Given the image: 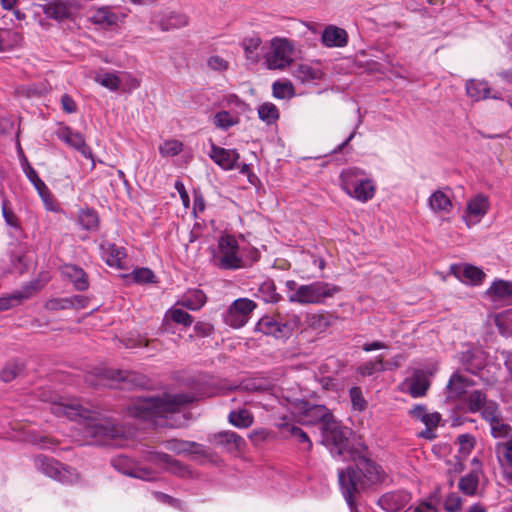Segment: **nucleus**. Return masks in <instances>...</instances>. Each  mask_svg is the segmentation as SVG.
Here are the masks:
<instances>
[{"label": "nucleus", "mask_w": 512, "mask_h": 512, "mask_svg": "<svg viewBox=\"0 0 512 512\" xmlns=\"http://www.w3.org/2000/svg\"><path fill=\"white\" fill-rule=\"evenodd\" d=\"M260 291L264 293V301L272 303L278 301L279 297L278 294L276 293V289L273 282H264L260 287Z\"/></svg>", "instance_id": "61"}, {"label": "nucleus", "mask_w": 512, "mask_h": 512, "mask_svg": "<svg viewBox=\"0 0 512 512\" xmlns=\"http://www.w3.org/2000/svg\"><path fill=\"white\" fill-rule=\"evenodd\" d=\"M410 499V494L404 490L391 491L379 498L378 505L386 512H399L409 503Z\"/></svg>", "instance_id": "17"}, {"label": "nucleus", "mask_w": 512, "mask_h": 512, "mask_svg": "<svg viewBox=\"0 0 512 512\" xmlns=\"http://www.w3.org/2000/svg\"><path fill=\"white\" fill-rule=\"evenodd\" d=\"M293 54L294 45L290 40L274 37L264 55L266 66L270 70H284L293 62Z\"/></svg>", "instance_id": "7"}, {"label": "nucleus", "mask_w": 512, "mask_h": 512, "mask_svg": "<svg viewBox=\"0 0 512 512\" xmlns=\"http://www.w3.org/2000/svg\"><path fill=\"white\" fill-rule=\"evenodd\" d=\"M145 460L182 478L190 474L187 466L164 452L148 451L145 455Z\"/></svg>", "instance_id": "12"}, {"label": "nucleus", "mask_w": 512, "mask_h": 512, "mask_svg": "<svg viewBox=\"0 0 512 512\" xmlns=\"http://www.w3.org/2000/svg\"><path fill=\"white\" fill-rule=\"evenodd\" d=\"M351 429L340 425L335 419L322 427V442L334 457L343 460L354 458Z\"/></svg>", "instance_id": "5"}, {"label": "nucleus", "mask_w": 512, "mask_h": 512, "mask_svg": "<svg viewBox=\"0 0 512 512\" xmlns=\"http://www.w3.org/2000/svg\"><path fill=\"white\" fill-rule=\"evenodd\" d=\"M192 316L181 308L173 307L169 309L163 319V329L166 332H173L172 323L183 325L188 327L192 324Z\"/></svg>", "instance_id": "26"}, {"label": "nucleus", "mask_w": 512, "mask_h": 512, "mask_svg": "<svg viewBox=\"0 0 512 512\" xmlns=\"http://www.w3.org/2000/svg\"><path fill=\"white\" fill-rule=\"evenodd\" d=\"M58 138L79 151L85 158L93 160L92 151L81 133L65 127L58 132Z\"/></svg>", "instance_id": "18"}, {"label": "nucleus", "mask_w": 512, "mask_h": 512, "mask_svg": "<svg viewBox=\"0 0 512 512\" xmlns=\"http://www.w3.org/2000/svg\"><path fill=\"white\" fill-rule=\"evenodd\" d=\"M488 208L489 203L487 197L482 194H478L468 201L466 217L477 222L487 213Z\"/></svg>", "instance_id": "30"}, {"label": "nucleus", "mask_w": 512, "mask_h": 512, "mask_svg": "<svg viewBox=\"0 0 512 512\" xmlns=\"http://www.w3.org/2000/svg\"><path fill=\"white\" fill-rule=\"evenodd\" d=\"M296 323V319L283 322L277 317L264 316L258 321L256 330L275 338H287L291 335Z\"/></svg>", "instance_id": "11"}, {"label": "nucleus", "mask_w": 512, "mask_h": 512, "mask_svg": "<svg viewBox=\"0 0 512 512\" xmlns=\"http://www.w3.org/2000/svg\"><path fill=\"white\" fill-rule=\"evenodd\" d=\"M489 427L490 434L495 439L506 438L512 432V427L504 421L503 417L496 420L495 422L490 423Z\"/></svg>", "instance_id": "50"}, {"label": "nucleus", "mask_w": 512, "mask_h": 512, "mask_svg": "<svg viewBox=\"0 0 512 512\" xmlns=\"http://www.w3.org/2000/svg\"><path fill=\"white\" fill-rule=\"evenodd\" d=\"M340 288L334 284L315 281L310 284L301 285L298 293L289 294L290 302L299 304H322L328 298H332Z\"/></svg>", "instance_id": "6"}, {"label": "nucleus", "mask_w": 512, "mask_h": 512, "mask_svg": "<svg viewBox=\"0 0 512 512\" xmlns=\"http://www.w3.org/2000/svg\"><path fill=\"white\" fill-rule=\"evenodd\" d=\"M474 383L469 378L455 372L447 384V390L450 398L461 397L467 392V388Z\"/></svg>", "instance_id": "32"}, {"label": "nucleus", "mask_w": 512, "mask_h": 512, "mask_svg": "<svg viewBox=\"0 0 512 512\" xmlns=\"http://www.w3.org/2000/svg\"><path fill=\"white\" fill-rule=\"evenodd\" d=\"M273 96L278 99H285L294 94V88L291 82L275 81L272 85Z\"/></svg>", "instance_id": "53"}, {"label": "nucleus", "mask_w": 512, "mask_h": 512, "mask_svg": "<svg viewBox=\"0 0 512 512\" xmlns=\"http://www.w3.org/2000/svg\"><path fill=\"white\" fill-rule=\"evenodd\" d=\"M258 116L267 124H272L279 118V111L273 103L266 102L259 106Z\"/></svg>", "instance_id": "49"}, {"label": "nucleus", "mask_w": 512, "mask_h": 512, "mask_svg": "<svg viewBox=\"0 0 512 512\" xmlns=\"http://www.w3.org/2000/svg\"><path fill=\"white\" fill-rule=\"evenodd\" d=\"M156 21L163 31H168L186 26L188 18L181 13L166 12Z\"/></svg>", "instance_id": "34"}, {"label": "nucleus", "mask_w": 512, "mask_h": 512, "mask_svg": "<svg viewBox=\"0 0 512 512\" xmlns=\"http://www.w3.org/2000/svg\"><path fill=\"white\" fill-rule=\"evenodd\" d=\"M209 68L215 71H223L228 68V62L218 55H212L207 60Z\"/></svg>", "instance_id": "63"}, {"label": "nucleus", "mask_w": 512, "mask_h": 512, "mask_svg": "<svg viewBox=\"0 0 512 512\" xmlns=\"http://www.w3.org/2000/svg\"><path fill=\"white\" fill-rule=\"evenodd\" d=\"M486 393L482 390H473L469 392L465 399V404L469 412H479L488 402Z\"/></svg>", "instance_id": "43"}, {"label": "nucleus", "mask_w": 512, "mask_h": 512, "mask_svg": "<svg viewBox=\"0 0 512 512\" xmlns=\"http://www.w3.org/2000/svg\"><path fill=\"white\" fill-rule=\"evenodd\" d=\"M482 418L488 423L495 422L502 417L499 405L495 401H488L480 410Z\"/></svg>", "instance_id": "51"}, {"label": "nucleus", "mask_w": 512, "mask_h": 512, "mask_svg": "<svg viewBox=\"0 0 512 512\" xmlns=\"http://www.w3.org/2000/svg\"><path fill=\"white\" fill-rule=\"evenodd\" d=\"M214 442L230 453L242 451L246 444L244 438L233 431H223L215 434Z\"/></svg>", "instance_id": "22"}, {"label": "nucleus", "mask_w": 512, "mask_h": 512, "mask_svg": "<svg viewBox=\"0 0 512 512\" xmlns=\"http://www.w3.org/2000/svg\"><path fill=\"white\" fill-rule=\"evenodd\" d=\"M255 308L254 301L248 298H239L226 311L224 321L233 328H241L248 322Z\"/></svg>", "instance_id": "10"}, {"label": "nucleus", "mask_w": 512, "mask_h": 512, "mask_svg": "<svg viewBox=\"0 0 512 512\" xmlns=\"http://www.w3.org/2000/svg\"><path fill=\"white\" fill-rule=\"evenodd\" d=\"M222 107H236L238 109H243L245 103L235 94L225 95L221 101Z\"/></svg>", "instance_id": "64"}, {"label": "nucleus", "mask_w": 512, "mask_h": 512, "mask_svg": "<svg viewBox=\"0 0 512 512\" xmlns=\"http://www.w3.org/2000/svg\"><path fill=\"white\" fill-rule=\"evenodd\" d=\"M27 296L22 292H16L8 296L0 297V311L8 310L18 304Z\"/></svg>", "instance_id": "57"}, {"label": "nucleus", "mask_w": 512, "mask_h": 512, "mask_svg": "<svg viewBox=\"0 0 512 512\" xmlns=\"http://www.w3.org/2000/svg\"><path fill=\"white\" fill-rule=\"evenodd\" d=\"M339 181L343 191L361 203H366L375 196L377 185L372 177L362 169L351 167L343 170Z\"/></svg>", "instance_id": "4"}, {"label": "nucleus", "mask_w": 512, "mask_h": 512, "mask_svg": "<svg viewBox=\"0 0 512 512\" xmlns=\"http://www.w3.org/2000/svg\"><path fill=\"white\" fill-rule=\"evenodd\" d=\"M431 372L424 369H415L412 375L405 380V385L409 394L414 397H422L426 394L430 386Z\"/></svg>", "instance_id": "16"}, {"label": "nucleus", "mask_w": 512, "mask_h": 512, "mask_svg": "<svg viewBox=\"0 0 512 512\" xmlns=\"http://www.w3.org/2000/svg\"><path fill=\"white\" fill-rule=\"evenodd\" d=\"M262 40L259 36H250L245 37L241 42V47L244 50L245 56L251 62H257L259 59V55L257 50L259 49Z\"/></svg>", "instance_id": "44"}, {"label": "nucleus", "mask_w": 512, "mask_h": 512, "mask_svg": "<svg viewBox=\"0 0 512 512\" xmlns=\"http://www.w3.org/2000/svg\"><path fill=\"white\" fill-rule=\"evenodd\" d=\"M467 95L474 101L487 98H499L498 94H491V89L486 81L470 80L466 84Z\"/></svg>", "instance_id": "29"}, {"label": "nucleus", "mask_w": 512, "mask_h": 512, "mask_svg": "<svg viewBox=\"0 0 512 512\" xmlns=\"http://www.w3.org/2000/svg\"><path fill=\"white\" fill-rule=\"evenodd\" d=\"M183 149V144L178 140L165 141L160 147L159 152L163 157H173L178 155Z\"/></svg>", "instance_id": "54"}, {"label": "nucleus", "mask_w": 512, "mask_h": 512, "mask_svg": "<svg viewBox=\"0 0 512 512\" xmlns=\"http://www.w3.org/2000/svg\"><path fill=\"white\" fill-rule=\"evenodd\" d=\"M22 371V363L10 362L2 369L0 378L3 382H10L14 380Z\"/></svg>", "instance_id": "52"}, {"label": "nucleus", "mask_w": 512, "mask_h": 512, "mask_svg": "<svg viewBox=\"0 0 512 512\" xmlns=\"http://www.w3.org/2000/svg\"><path fill=\"white\" fill-rule=\"evenodd\" d=\"M97 375L102 380H111V381H130L134 382L136 375L127 371L122 370H114L110 368H101L98 369Z\"/></svg>", "instance_id": "42"}, {"label": "nucleus", "mask_w": 512, "mask_h": 512, "mask_svg": "<svg viewBox=\"0 0 512 512\" xmlns=\"http://www.w3.org/2000/svg\"><path fill=\"white\" fill-rule=\"evenodd\" d=\"M123 17L124 14H119L115 12L111 7L104 6L98 8L92 14L91 21L101 28L107 29L116 26Z\"/></svg>", "instance_id": "23"}, {"label": "nucleus", "mask_w": 512, "mask_h": 512, "mask_svg": "<svg viewBox=\"0 0 512 512\" xmlns=\"http://www.w3.org/2000/svg\"><path fill=\"white\" fill-rule=\"evenodd\" d=\"M78 223L85 230H95L98 227V214L94 209L86 208L79 212Z\"/></svg>", "instance_id": "46"}, {"label": "nucleus", "mask_w": 512, "mask_h": 512, "mask_svg": "<svg viewBox=\"0 0 512 512\" xmlns=\"http://www.w3.org/2000/svg\"><path fill=\"white\" fill-rule=\"evenodd\" d=\"M333 419V415L324 405L304 403L299 414V422L303 425H314L317 422H321L323 427Z\"/></svg>", "instance_id": "14"}, {"label": "nucleus", "mask_w": 512, "mask_h": 512, "mask_svg": "<svg viewBox=\"0 0 512 512\" xmlns=\"http://www.w3.org/2000/svg\"><path fill=\"white\" fill-rule=\"evenodd\" d=\"M93 80L110 91H117L122 83L117 72H109L104 69L95 71Z\"/></svg>", "instance_id": "35"}, {"label": "nucleus", "mask_w": 512, "mask_h": 512, "mask_svg": "<svg viewBox=\"0 0 512 512\" xmlns=\"http://www.w3.org/2000/svg\"><path fill=\"white\" fill-rule=\"evenodd\" d=\"M22 155V168L23 172L25 173L26 177L29 179V181L33 184L35 189L37 190L38 194L44 201L46 208L52 210V207L50 206L49 200H50V192L47 187V185L40 179L38 176V173L36 170L29 164L27 158Z\"/></svg>", "instance_id": "21"}, {"label": "nucleus", "mask_w": 512, "mask_h": 512, "mask_svg": "<svg viewBox=\"0 0 512 512\" xmlns=\"http://www.w3.org/2000/svg\"><path fill=\"white\" fill-rule=\"evenodd\" d=\"M8 203H9L8 199L6 197H3L2 216L5 220V223L8 226L18 229V228H20L19 220H18L17 216L15 215V213L8 208Z\"/></svg>", "instance_id": "58"}, {"label": "nucleus", "mask_w": 512, "mask_h": 512, "mask_svg": "<svg viewBox=\"0 0 512 512\" xmlns=\"http://www.w3.org/2000/svg\"><path fill=\"white\" fill-rule=\"evenodd\" d=\"M50 410L57 417H66L78 422L89 445H113L114 440L124 436L122 427L113 420L84 408L77 399H61L59 402H52Z\"/></svg>", "instance_id": "1"}, {"label": "nucleus", "mask_w": 512, "mask_h": 512, "mask_svg": "<svg viewBox=\"0 0 512 512\" xmlns=\"http://www.w3.org/2000/svg\"><path fill=\"white\" fill-rule=\"evenodd\" d=\"M131 277L136 283H151L154 279V273L148 268H138L131 273Z\"/></svg>", "instance_id": "59"}, {"label": "nucleus", "mask_w": 512, "mask_h": 512, "mask_svg": "<svg viewBox=\"0 0 512 512\" xmlns=\"http://www.w3.org/2000/svg\"><path fill=\"white\" fill-rule=\"evenodd\" d=\"M34 464L38 471L63 484H73L79 479L74 468L65 466L54 458L40 454L35 457Z\"/></svg>", "instance_id": "8"}, {"label": "nucleus", "mask_w": 512, "mask_h": 512, "mask_svg": "<svg viewBox=\"0 0 512 512\" xmlns=\"http://www.w3.org/2000/svg\"><path fill=\"white\" fill-rule=\"evenodd\" d=\"M479 470H472L462 476L458 482L459 490L466 496H474L479 486Z\"/></svg>", "instance_id": "38"}, {"label": "nucleus", "mask_w": 512, "mask_h": 512, "mask_svg": "<svg viewBox=\"0 0 512 512\" xmlns=\"http://www.w3.org/2000/svg\"><path fill=\"white\" fill-rule=\"evenodd\" d=\"M495 453L503 467L512 468V434L506 441L496 443Z\"/></svg>", "instance_id": "39"}, {"label": "nucleus", "mask_w": 512, "mask_h": 512, "mask_svg": "<svg viewBox=\"0 0 512 512\" xmlns=\"http://www.w3.org/2000/svg\"><path fill=\"white\" fill-rule=\"evenodd\" d=\"M460 363L467 372L477 374L486 364L485 353L479 348H471L460 354Z\"/></svg>", "instance_id": "19"}, {"label": "nucleus", "mask_w": 512, "mask_h": 512, "mask_svg": "<svg viewBox=\"0 0 512 512\" xmlns=\"http://www.w3.org/2000/svg\"><path fill=\"white\" fill-rule=\"evenodd\" d=\"M44 14L55 20H64L69 17V9L67 5L62 1H50L43 7Z\"/></svg>", "instance_id": "40"}, {"label": "nucleus", "mask_w": 512, "mask_h": 512, "mask_svg": "<svg viewBox=\"0 0 512 512\" xmlns=\"http://www.w3.org/2000/svg\"><path fill=\"white\" fill-rule=\"evenodd\" d=\"M409 414L425 424L426 427H437L441 420V415L438 412L429 413L423 405H416Z\"/></svg>", "instance_id": "37"}, {"label": "nucleus", "mask_w": 512, "mask_h": 512, "mask_svg": "<svg viewBox=\"0 0 512 512\" xmlns=\"http://www.w3.org/2000/svg\"><path fill=\"white\" fill-rule=\"evenodd\" d=\"M382 467L374 461L360 456L354 467L339 472V484L342 495L351 512H357L355 494L384 481Z\"/></svg>", "instance_id": "3"}, {"label": "nucleus", "mask_w": 512, "mask_h": 512, "mask_svg": "<svg viewBox=\"0 0 512 512\" xmlns=\"http://www.w3.org/2000/svg\"><path fill=\"white\" fill-rule=\"evenodd\" d=\"M206 302V296L199 289L187 291L177 302L178 305L192 311L199 310Z\"/></svg>", "instance_id": "36"}, {"label": "nucleus", "mask_w": 512, "mask_h": 512, "mask_svg": "<svg viewBox=\"0 0 512 512\" xmlns=\"http://www.w3.org/2000/svg\"><path fill=\"white\" fill-rule=\"evenodd\" d=\"M164 446L167 450H170L177 454H183V453L203 454L204 453L203 446L201 444H198V443L192 442V441L171 439V440L166 441L164 443Z\"/></svg>", "instance_id": "33"}, {"label": "nucleus", "mask_w": 512, "mask_h": 512, "mask_svg": "<svg viewBox=\"0 0 512 512\" xmlns=\"http://www.w3.org/2000/svg\"><path fill=\"white\" fill-rule=\"evenodd\" d=\"M17 34L8 29H0V52L5 51L11 47V42Z\"/></svg>", "instance_id": "62"}, {"label": "nucleus", "mask_w": 512, "mask_h": 512, "mask_svg": "<svg viewBox=\"0 0 512 512\" xmlns=\"http://www.w3.org/2000/svg\"><path fill=\"white\" fill-rule=\"evenodd\" d=\"M238 122V116L226 110L217 112L212 118V123L214 124V126L224 131L237 125Z\"/></svg>", "instance_id": "41"}, {"label": "nucleus", "mask_w": 512, "mask_h": 512, "mask_svg": "<svg viewBox=\"0 0 512 512\" xmlns=\"http://www.w3.org/2000/svg\"><path fill=\"white\" fill-rule=\"evenodd\" d=\"M451 271L458 280L466 284L479 285L485 278V273L480 268L470 264L453 265Z\"/></svg>", "instance_id": "20"}, {"label": "nucleus", "mask_w": 512, "mask_h": 512, "mask_svg": "<svg viewBox=\"0 0 512 512\" xmlns=\"http://www.w3.org/2000/svg\"><path fill=\"white\" fill-rule=\"evenodd\" d=\"M293 76L301 83H311L323 77V71L319 65L299 64L293 70Z\"/></svg>", "instance_id": "27"}, {"label": "nucleus", "mask_w": 512, "mask_h": 512, "mask_svg": "<svg viewBox=\"0 0 512 512\" xmlns=\"http://www.w3.org/2000/svg\"><path fill=\"white\" fill-rule=\"evenodd\" d=\"M112 465L121 473L133 478L142 479L145 481H153L157 479L155 471L137 466L131 459L126 456H118L112 460Z\"/></svg>", "instance_id": "13"}, {"label": "nucleus", "mask_w": 512, "mask_h": 512, "mask_svg": "<svg viewBox=\"0 0 512 512\" xmlns=\"http://www.w3.org/2000/svg\"><path fill=\"white\" fill-rule=\"evenodd\" d=\"M214 263L217 267L226 270H236L243 267L242 258L239 256L238 242L232 235H223L218 241V253L214 255Z\"/></svg>", "instance_id": "9"}, {"label": "nucleus", "mask_w": 512, "mask_h": 512, "mask_svg": "<svg viewBox=\"0 0 512 512\" xmlns=\"http://www.w3.org/2000/svg\"><path fill=\"white\" fill-rule=\"evenodd\" d=\"M457 443L459 445V453L466 457L474 449L475 438L470 434H461L457 438Z\"/></svg>", "instance_id": "56"}, {"label": "nucleus", "mask_w": 512, "mask_h": 512, "mask_svg": "<svg viewBox=\"0 0 512 512\" xmlns=\"http://www.w3.org/2000/svg\"><path fill=\"white\" fill-rule=\"evenodd\" d=\"M487 293L493 299L504 300L512 296V283L504 280L493 282Z\"/></svg>", "instance_id": "45"}, {"label": "nucleus", "mask_w": 512, "mask_h": 512, "mask_svg": "<svg viewBox=\"0 0 512 512\" xmlns=\"http://www.w3.org/2000/svg\"><path fill=\"white\" fill-rule=\"evenodd\" d=\"M61 274L63 277L69 279L77 290L84 291L88 289V277L82 268L76 265L66 264L61 267Z\"/></svg>", "instance_id": "25"}, {"label": "nucleus", "mask_w": 512, "mask_h": 512, "mask_svg": "<svg viewBox=\"0 0 512 512\" xmlns=\"http://www.w3.org/2000/svg\"><path fill=\"white\" fill-rule=\"evenodd\" d=\"M229 422L238 428H247L253 423L252 414L245 409L231 411L228 416Z\"/></svg>", "instance_id": "47"}, {"label": "nucleus", "mask_w": 512, "mask_h": 512, "mask_svg": "<svg viewBox=\"0 0 512 512\" xmlns=\"http://www.w3.org/2000/svg\"><path fill=\"white\" fill-rule=\"evenodd\" d=\"M428 206L435 214H448L453 208L450 196L443 190H437L431 194Z\"/></svg>", "instance_id": "28"}, {"label": "nucleus", "mask_w": 512, "mask_h": 512, "mask_svg": "<svg viewBox=\"0 0 512 512\" xmlns=\"http://www.w3.org/2000/svg\"><path fill=\"white\" fill-rule=\"evenodd\" d=\"M196 400L197 397L190 393L138 397L129 404L127 411L131 417L151 421L157 426H174L169 422V416L180 412Z\"/></svg>", "instance_id": "2"}, {"label": "nucleus", "mask_w": 512, "mask_h": 512, "mask_svg": "<svg viewBox=\"0 0 512 512\" xmlns=\"http://www.w3.org/2000/svg\"><path fill=\"white\" fill-rule=\"evenodd\" d=\"M462 506V499L456 493L447 495L444 502V509L447 512H458Z\"/></svg>", "instance_id": "60"}, {"label": "nucleus", "mask_w": 512, "mask_h": 512, "mask_svg": "<svg viewBox=\"0 0 512 512\" xmlns=\"http://www.w3.org/2000/svg\"><path fill=\"white\" fill-rule=\"evenodd\" d=\"M103 258L111 267H121L123 259L126 257L125 249L113 243L106 242L101 245Z\"/></svg>", "instance_id": "31"}, {"label": "nucleus", "mask_w": 512, "mask_h": 512, "mask_svg": "<svg viewBox=\"0 0 512 512\" xmlns=\"http://www.w3.org/2000/svg\"><path fill=\"white\" fill-rule=\"evenodd\" d=\"M321 41L326 47H344L347 45L348 35L344 29L329 25L323 31Z\"/></svg>", "instance_id": "24"}, {"label": "nucleus", "mask_w": 512, "mask_h": 512, "mask_svg": "<svg viewBox=\"0 0 512 512\" xmlns=\"http://www.w3.org/2000/svg\"><path fill=\"white\" fill-rule=\"evenodd\" d=\"M208 155L215 164L227 171L235 169L240 158L239 153L235 149H226L217 146L213 142L211 143Z\"/></svg>", "instance_id": "15"}, {"label": "nucleus", "mask_w": 512, "mask_h": 512, "mask_svg": "<svg viewBox=\"0 0 512 512\" xmlns=\"http://www.w3.org/2000/svg\"><path fill=\"white\" fill-rule=\"evenodd\" d=\"M352 407L359 412L364 411L367 407V402L363 397L360 387L354 386L349 390Z\"/></svg>", "instance_id": "55"}, {"label": "nucleus", "mask_w": 512, "mask_h": 512, "mask_svg": "<svg viewBox=\"0 0 512 512\" xmlns=\"http://www.w3.org/2000/svg\"><path fill=\"white\" fill-rule=\"evenodd\" d=\"M384 356L379 355L374 360L367 361L357 368V372L363 377H369L376 372L384 370L383 366Z\"/></svg>", "instance_id": "48"}]
</instances>
